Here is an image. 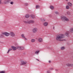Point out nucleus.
Wrapping results in <instances>:
<instances>
[{
  "label": "nucleus",
  "instance_id": "obj_1",
  "mask_svg": "<svg viewBox=\"0 0 73 73\" xmlns=\"http://www.w3.org/2000/svg\"><path fill=\"white\" fill-rule=\"evenodd\" d=\"M64 35L63 34H59L57 35L56 37V40L59 41H65V40L62 39L64 38Z\"/></svg>",
  "mask_w": 73,
  "mask_h": 73
},
{
  "label": "nucleus",
  "instance_id": "obj_2",
  "mask_svg": "<svg viewBox=\"0 0 73 73\" xmlns=\"http://www.w3.org/2000/svg\"><path fill=\"white\" fill-rule=\"evenodd\" d=\"M61 19L62 21H69V19L66 18V17L64 16H62L61 17Z\"/></svg>",
  "mask_w": 73,
  "mask_h": 73
},
{
  "label": "nucleus",
  "instance_id": "obj_3",
  "mask_svg": "<svg viewBox=\"0 0 73 73\" xmlns=\"http://www.w3.org/2000/svg\"><path fill=\"white\" fill-rule=\"evenodd\" d=\"M37 31H38V29H37V28L36 27H35L33 29V33H36L37 32Z\"/></svg>",
  "mask_w": 73,
  "mask_h": 73
},
{
  "label": "nucleus",
  "instance_id": "obj_4",
  "mask_svg": "<svg viewBox=\"0 0 73 73\" xmlns=\"http://www.w3.org/2000/svg\"><path fill=\"white\" fill-rule=\"evenodd\" d=\"M10 35L11 36V37H15V34L13 33V32H11L10 33Z\"/></svg>",
  "mask_w": 73,
  "mask_h": 73
},
{
  "label": "nucleus",
  "instance_id": "obj_5",
  "mask_svg": "<svg viewBox=\"0 0 73 73\" xmlns=\"http://www.w3.org/2000/svg\"><path fill=\"white\" fill-rule=\"evenodd\" d=\"M27 62L22 61L21 62V63L20 64V65H25L26 64H27Z\"/></svg>",
  "mask_w": 73,
  "mask_h": 73
},
{
  "label": "nucleus",
  "instance_id": "obj_6",
  "mask_svg": "<svg viewBox=\"0 0 73 73\" xmlns=\"http://www.w3.org/2000/svg\"><path fill=\"white\" fill-rule=\"evenodd\" d=\"M35 21L33 20H31L28 21L29 24H34V23H35Z\"/></svg>",
  "mask_w": 73,
  "mask_h": 73
},
{
  "label": "nucleus",
  "instance_id": "obj_7",
  "mask_svg": "<svg viewBox=\"0 0 73 73\" xmlns=\"http://www.w3.org/2000/svg\"><path fill=\"white\" fill-rule=\"evenodd\" d=\"M3 34H4V35H5L6 36H9V35H10L9 33L7 32L3 33Z\"/></svg>",
  "mask_w": 73,
  "mask_h": 73
},
{
  "label": "nucleus",
  "instance_id": "obj_8",
  "mask_svg": "<svg viewBox=\"0 0 73 73\" xmlns=\"http://www.w3.org/2000/svg\"><path fill=\"white\" fill-rule=\"evenodd\" d=\"M9 3V1L8 0H5L3 2V3L5 4H7Z\"/></svg>",
  "mask_w": 73,
  "mask_h": 73
},
{
  "label": "nucleus",
  "instance_id": "obj_9",
  "mask_svg": "<svg viewBox=\"0 0 73 73\" xmlns=\"http://www.w3.org/2000/svg\"><path fill=\"white\" fill-rule=\"evenodd\" d=\"M21 36L23 38H24L25 40H27L28 39L25 37V36H24V35L23 34L21 35Z\"/></svg>",
  "mask_w": 73,
  "mask_h": 73
},
{
  "label": "nucleus",
  "instance_id": "obj_10",
  "mask_svg": "<svg viewBox=\"0 0 73 73\" xmlns=\"http://www.w3.org/2000/svg\"><path fill=\"white\" fill-rule=\"evenodd\" d=\"M4 33H2V34L0 35V38H4V35L3 34Z\"/></svg>",
  "mask_w": 73,
  "mask_h": 73
},
{
  "label": "nucleus",
  "instance_id": "obj_11",
  "mask_svg": "<svg viewBox=\"0 0 73 73\" xmlns=\"http://www.w3.org/2000/svg\"><path fill=\"white\" fill-rule=\"evenodd\" d=\"M69 32L67 31L65 34V35L66 36H67V37H69Z\"/></svg>",
  "mask_w": 73,
  "mask_h": 73
},
{
  "label": "nucleus",
  "instance_id": "obj_12",
  "mask_svg": "<svg viewBox=\"0 0 73 73\" xmlns=\"http://www.w3.org/2000/svg\"><path fill=\"white\" fill-rule=\"evenodd\" d=\"M67 4H68V5L69 7H71L72 6V4L70 2H68L67 3Z\"/></svg>",
  "mask_w": 73,
  "mask_h": 73
},
{
  "label": "nucleus",
  "instance_id": "obj_13",
  "mask_svg": "<svg viewBox=\"0 0 73 73\" xmlns=\"http://www.w3.org/2000/svg\"><path fill=\"white\" fill-rule=\"evenodd\" d=\"M66 65L68 66H73V64H70L68 63L66 64Z\"/></svg>",
  "mask_w": 73,
  "mask_h": 73
},
{
  "label": "nucleus",
  "instance_id": "obj_14",
  "mask_svg": "<svg viewBox=\"0 0 73 73\" xmlns=\"http://www.w3.org/2000/svg\"><path fill=\"white\" fill-rule=\"evenodd\" d=\"M11 48L13 50H16L17 49V47H16L14 46H11Z\"/></svg>",
  "mask_w": 73,
  "mask_h": 73
},
{
  "label": "nucleus",
  "instance_id": "obj_15",
  "mask_svg": "<svg viewBox=\"0 0 73 73\" xmlns=\"http://www.w3.org/2000/svg\"><path fill=\"white\" fill-rule=\"evenodd\" d=\"M31 19H35V15H34L32 14L31 15Z\"/></svg>",
  "mask_w": 73,
  "mask_h": 73
},
{
  "label": "nucleus",
  "instance_id": "obj_16",
  "mask_svg": "<svg viewBox=\"0 0 73 73\" xmlns=\"http://www.w3.org/2000/svg\"><path fill=\"white\" fill-rule=\"evenodd\" d=\"M38 41L39 42H42V39L41 38H39L38 39Z\"/></svg>",
  "mask_w": 73,
  "mask_h": 73
},
{
  "label": "nucleus",
  "instance_id": "obj_17",
  "mask_svg": "<svg viewBox=\"0 0 73 73\" xmlns=\"http://www.w3.org/2000/svg\"><path fill=\"white\" fill-rule=\"evenodd\" d=\"M40 20L42 22H44L45 21V19L44 18H40Z\"/></svg>",
  "mask_w": 73,
  "mask_h": 73
},
{
  "label": "nucleus",
  "instance_id": "obj_18",
  "mask_svg": "<svg viewBox=\"0 0 73 73\" xmlns=\"http://www.w3.org/2000/svg\"><path fill=\"white\" fill-rule=\"evenodd\" d=\"M40 52V50H36L35 52V53L36 54H38Z\"/></svg>",
  "mask_w": 73,
  "mask_h": 73
},
{
  "label": "nucleus",
  "instance_id": "obj_19",
  "mask_svg": "<svg viewBox=\"0 0 73 73\" xmlns=\"http://www.w3.org/2000/svg\"><path fill=\"white\" fill-rule=\"evenodd\" d=\"M70 32H71V33H73V27L70 28Z\"/></svg>",
  "mask_w": 73,
  "mask_h": 73
},
{
  "label": "nucleus",
  "instance_id": "obj_20",
  "mask_svg": "<svg viewBox=\"0 0 73 73\" xmlns=\"http://www.w3.org/2000/svg\"><path fill=\"white\" fill-rule=\"evenodd\" d=\"M36 41V40L34 39H32L31 40V42H35Z\"/></svg>",
  "mask_w": 73,
  "mask_h": 73
},
{
  "label": "nucleus",
  "instance_id": "obj_21",
  "mask_svg": "<svg viewBox=\"0 0 73 73\" xmlns=\"http://www.w3.org/2000/svg\"><path fill=\"white\" fill-rule=\"evenodd\" d=\"M48 23L46 22H45L43 23L45 27L47 25H48Z\"/></svg>",
  "mask_w": 73,
  "mask_h": 73
},
{
  "label": "nucleus",
  "instance_id": "obj_22",
  "mask_svg": "<svg viewBox=\"0 0 73 73\" xmlns=\"http://www.w3.org/2000/svg\"><path fill=\"white\" fill-rule=\"evenodd\" d=\"M50 8L52 10H53V9H54V7H53V6L52 5L50 6Z\"/></svg>",
  "mask_w": 73,
  "mask_h": 73
},
{
  "label": "nucleus",
  "instance_id": "obj_23",
  "mask_svg": "<svg viewBox=\"0 0 73 73\" xmlns=\"http://www.w3.org/2000/svg\"><path fill=\"white\" fill-rule=\"evenodd\" d=\"M23 22L25 23V24H29V23H28V21H23Z\"/></svg>",
  "mask_w": 73,
  "mask_h": 73
},
{
  "label": "nucleus",
  "instance_id": "obj_24",
  "mask_svg": "<svg viewBox=\"0 0 73 73\" xmlns=\"http://www.w3.org/2000/svg\"><path fill=\"white\" fill-rule=\"evenodd\" d=\"M24 47L21 46L20 50H24Z\"/></svg>",
  "mask_w": 73,
  "mask_h": 73
},
{
  "label": "nucleus",
  "instance_id": "obj_25",
  "mask_svg": "<svg viewBox=\"0 0 73 73\" xmlns=\"http://www.w3.org/2000/svg\"><path fill=\"white\" fill-rule=\"evenodd\" d=\"M26 18H29V14H27L25 15Z\"/></svg>",
  "mask_w": 73,
  "mask_h": 73
},
{
  "label": "nucleus",
  "instance_id": "obj_26",
  "mask_svg": "<svg viewBox=\"0 0 73 73\" xmlns=\"http://www.w3.org/2000/svg\"><path fill=\"white\" fill-rule=\"evenodd\" d=\"M65 49V47L64 46H62L61 48V50H64Z\"/></svg>",
  "mask_w": 73,
  "mask_h": 73
},
{
  "label": "nucleus",
  "instance_id": "obj_27",
  "mask_svg": "<svg viewBox=\"0 0 73 73\" xmlns=\"http://www.w3.org/2000/svg\"><path fill=\"white\" fill-rule=\"evenodd\" d=\"M21 48V46H17V49H18L19 50H20V48Z\"/></svg>",
  "mask_w": 73,
  "mask_h": 73
},
{
  "label": "nucleus",
  "instance_id": "obj_28",
  "mask_svg": "<svg viewBox=\"0 0 73 73\" xmlns=\"http://www.w3.org/2000/svg\"><path fill=\"white\" fill-rule=\"evenodd\" d=\"M40 6L39 5H37L36 6V9H38L39 8H40Z\"/></svg>",
  "mask_w": 73,
  "mask_h": 73
},
{
  "label": "nucleus",
  "instance_id": "obj_29",
  "mask_svg": "<svg viewBox=\"0 0 73 73\" xmlns=\"http://www.w3.org/2000/svg\"><path fill=\"white\" fill-rule=\"evenodd\" d=\"M68 5H67L66 6V9H69V7Z\"/></svg>",
  "mask_w": 73,
  "mask_h": 73
},
{
  "label": "nucleus",
  "instance_id": "obj_30",
  "mask_svg": "<svg viewBox=\"0 0 73 73\" xmlns=\"http://www.w3.org/2000/svg\"><path fill=\"white\" fill-rule=\"evenodd\" d=\"M0 73H5V71L4 70L0 71Z\"/></svg>",
  "mask_w": 73,
  "mask_h": 73
},
{
  "label": "nucleus",
  "instance_id": "obj_31",
  "mask_svg": "<svg viewBox=\"0 0 73 73\" xmlns=\"http://www.w3.org/2000/svg\"><path fill=\"white\" fill-rule=\"evenodd\" d=\"M11 50H12V49H11V48L9 49L8 50V52H7V53H8L9 52L11 51Z\"/></svg>",
  "mask_w": 73,
  "mask_h": 73
},
{
  "label": "nucleus",
  "instance_id": "obj_32",
  "mask_svg": "<svg viewBox=\"0 0 73 73\" xmlns=\"http://www.w3.org/2000/svg\"><path fill=\"white\" fill-rule=\"evenodd\" d=\"M66 13L67 15H70V13L69 11H68Z\"/></svg>",
  "mask_w": 73,
  "mask_h": 73
},
{
  "label": "nucleus",
  "instance_id": "obj_33",
  "mask_svg": "<svg viewBox=\"0 0 73 73\" xmlns=\"http://www.w3.org/2000/svg\"><path fill=\"white\" fill-rule=\"evenodd\" d=\"M55 13L56 14V15L58 14V12H55Z\"/></svg>",
  "mask_w": 73,
  "mask_h": 73
},
{
  "label": "nucleus",
  "instance_id": "obj_34",
  "mask_svg": "<svg viewBox=\"0 0 73 73\" xmlns=\"http://www.w3.org/2000/svg\"><path fill=\"white\" fill-rule=\"evenodd\" d=\"M10 4H12V5L13 4V2H11Z\"/></svg>",
  "mask_w": 73,
  "mask_h": 73
},
{
  "label": "nucleus",
  "instance_id": "obj_35",
  "mask_svg": "<svg viewBox=\"0 0 73 73\" xmlns=\"http://www.w3.org/2000/svg\"><path fill=\"white\" fill-rule=\"evenodd\" d=\"M47 73H50V71H48L47 72Z\"/></svg>",
  "mask_w": 73,
  "mask_h": 73
},
{
  "label": "nucleus",
  "instance_id": "obj_36",
  "mask_svg": "<svg viewBox=\"0 0 73 73\" xmlns=\"http://www.w3.org/2000/svg\"><path fill=\"white\" fill-rule=\"evenodd\" d=\"M49 69H50V70H53V68H49Z\"/></svg>",
  "mask_w": 73,
  "mask_h": 73
},
{
  "label": "nucleus",
  "instance_id": "obj_37",
  "mask_svg": "<svg viewBox=\"0 0 73 73\" xmlns=\"http://www.w3.org/2000/svg\"><path fill=\"white\" fill-rule=\"evenodd\" d=\"M28 3H25V5H28Z\"/></svg>",
  "mask_w": 73,
  "mask_h": 73
},
{
  "label": "nucleus",
  "instance_id": "obj_38",
  "mask_svg": "<svg viewBox=\"0 0 73 73\" xmlns=\"http://www.w3.org/2000/svg\"><path fill=\"white\" fill-rule=\"evenodd\" d=\"M36 59V60H37V61H39V60H38V59Z\"/></svg>",
  "mask_w": 73,
  "mask_h": 73
},
{
  "label": "nucleus",
  "instance_id": "obj_39",
  "mask_svg": "<svg viewBox=\"0 0 73 73\" xmlns=\"http://www.w3.org/2000/svg\"><path fill=\"white\" fill-rule=\"evenodd\" d=\"M49 17H52V15H49Z\"/></svg>",
  "mask_w": 73,
  "mask_h": 73
},
{
  "label": "nucleus",
  "instance_id": "obj_40",
  "mask_svg": "<svg viewBox=\"0 0 73 73\" xmlns=\"http://www.w3.org/2000/svg\"><path fill=\"white\" fill-rule=\"evenodd\" d=\"M49 63H50L51 62L49 60Z\"/></svg>",
  "mask_w": 73,
  "mask_h": 73
},
{
  "label": "nucleus",
  "instance_id": "obj_41",
  "mask_svg": "<svg viewBox=\"0 0 73 73\" xmlns=\"http://www.w3.org/2000/svg\"><path fill=\"white\" fill-rule=\"evenodd\" d=\"M56 71H58V69H56Z\"/></svg>",
  "mask_w": 73,
  "mask_h": 73
},
{
  "label": "nucleus",
  "instance_id": "obj_42",
  "mask_svg": "<svg viewBox=\"0 0 73 73\" xmlns=\"http://www.w3.org/2000/svg\"><path fill=\"white\" fill-rule=\"evenodd\" d=\"M68 0H65V1H68Z\"/></svg>",
  "mask_w": 73,
  "mask_h": 73
},
{
  "label": "nucleus",
  "instance_id": "obj_43",
  "mask_svg": "<svg viewBox=\"0 0 73 73\" xmlns=\"http://www.w3.org/2000/svg\"><path fill=\"white\" fill-rule=\"evenodd\" d=\"M53 29H54V27H53Z\"/></svg>",
  "mask_w": 73,
  "mask_h": 73
},
{
  "label": "nucleus",
  "instance_id": "obj_44",
  "mask_svg": "<svg viewBox=\"0 0 73 73\" xmlns=\"http://www.w3.org/2000/svg\"><path fill=\"white\" fill-rule=\"evenodd\" d=\"M0 4H1V1H0Z\"/></svg>",
  "mask_w": 73,
  "mask_h": 73
},
{
  "label": "nucleus",
  "instance_id": "obj_45",
  "mask_svg": "<svg viewBox=\"0 0 73 73\" xmlns=\"http://www.w3.org/2000/svg\"><path fill=\"white\" fill-rule=\"evenodd\" d=\"M39 1H40L41 0H38Z\"/></svg>",
  "mask_w": 73,
  "mask_h": 73
}]
</instances>
